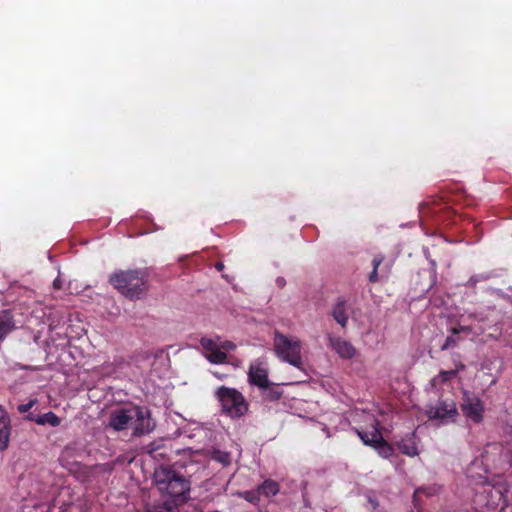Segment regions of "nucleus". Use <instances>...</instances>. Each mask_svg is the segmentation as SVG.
I'll return each instance as SVG.
<instances>
[{
	"label": "nucleus",
	"mask_w": 512,
	"mask_h": 512,
	"mask_svg": "<svg viewBox=\"0 0 512 512\" xmlns=\"http://www.w3.org/2000/svg\"><path fill=\"white\" fill-rule=\"evenodd\" d=\"M109 283L130 300L142 299L149 290V274L144 269L118 270L110 275Z\"/></svg>",
	"instance_id": "obj_1"
},
{
	"label": "nucleus",
	"mask_w": 512,
	"mask_h": 512,
	"mask_svg": "<svg viewBox=\"0 0 512 512\" xmlns=\"http://www.w3.org/2000/svg\"><path fill=\"white\" fill-rule=\"evenodd\" d=\"M155 481L158 489L169 497L181 501L186 499V494L190 491V483L183 476L169 468H160L155 472Z\"/></svg>",
	"instance_id": "obj_2"
},
{
	"label": "nucleus",
	"mask_w": 512,
	"mask_h": 512,
	"mask_svg": "<svg viewBox=\"0 0 512 512\" xmlns=\"http://www.w3.org/2000/svg\"><path fill=\"white\" fill-rule=\"evenodd\" d=\"M215 396L221 404L222 412L231 418H240L248 411V403L235 388L221 386L216 390Z\"/></svg>",
	"instance_id": "obj_3"
},
{
	"label": "nucleus",
	"mask_w": 512,
	"mask_h": 512,
	"mask_svg": "<svg viewBox=\"0 0 512 512\" xmlns=\"http://www.w3.org/2000/svg\"><path fill=\"white\" fill-rule=\"evenodd\" d=\"M274 350L282 360L287 361L291 365L297 368H301L303 365L300 341L275 331Z\"/></svg>",
	"instance_id": "obj_4"
},
{
	"label": "nucleus",
	"mask_w": 512,
	"mask_h": 512,
	"mask_svg": "<svg viewBox=\"0 0 512 512\" xmlns=\"http://www.w3.org/2000/svg\"><path fill=\"white\" fill-rule=\"evenodd\" d=\"M133 433L134 437H141L151 433L155 427L156 423L152 419L151 411L147 407L133 406Z\"/></svg>",
	"instance_id": "obj_5"
},
{
	"label": "nucleus",
	"mask_w": 512,
	"mask_h": 512,
	"mask_svg": "<svg viewBox=\"0 0 512 512\" xmlns=\"http://www.w3.org/2000/svg\"><path fill=\"white\" fill-rule=\"evenodd\" d=\"M355 301L352 295L337 297L332 308L334 320H349L356 318Z\"/></svg>",
	"instance_id": "obj_6"
},
{
	"label": "nucleus",
	"mask_w": 512,
	"mask_h": 512,
	"mask_svg": "<svg viewBox=\"0 0 512 512\" xmlns=\"http://www.w3.org/2000/svg\"><path fill=\"white\" fill-rule=\"evenodd\" d=\"M463 414L474 423H480L483 420L484 406L482 401L476 397H470L465 393L461 404Z\"/></svg>",
	"instance_id": "obj_7"
},
{
	"label": "nucleus",
	"mask_w": 512,
	"mask_h": 512,
	"mask_svg": "<svg viewBox=\"0 0 512 512\" xmlns=\"http://www.w3.org/2000/svg\"><path fill=\"white\" fill-rule=\"evenodd\" d=\"M427 415L431 419L454 420L458 415V411L454 402L440 401L435 406L429 407Z\"/></svg>",
	"instance_id": "obj_8"
},
{
	"label": "nucleus",
	"mask_w": 512,
	"mask_h": 512,
	"mask_svg": "<svg viewBox=\"0 0 512 512\" xmlns=\"http://www.w3.org/2000/svg\"><path fill=\"white\" fill-rule=\"evenodd\" d=\"M133 421V407L120 408L111 412L109 416V427L115 431H122L128 428Z\"/></svg>",
	"instance_id": "obj_9"
},
{
	"label": "nucleus",
	"mask_w": 512,
	"mask_h": 512,
	"mask_svg": "<svg viewBox=\"0 0 512 512\" xmlns=\"http://www.w3.org/2000/svg\"><path fill=\"white\" fill-rule=\"evenodd\" d=\"M248 380L250 384L265 388L269 384L268 371L262 362H256L249 367Z\"/></svg>",
	"instance_id": "obj_10"
},
{
	"label": "nucleus",
	"mask_w": 512,
	"mask_h": 512,
	"mask_svg": "<svg viewBox=\"0 0 512 512\" xmlns=\"http://www.w3.org/2000/svg\"><path fill=\"white\" fill-rule=\"evenodd\" d=\"M451 334L446 338L441 350L455 347L460 341L469 337L472 333L470 326L457 325L450 329Z\"/></svg>",
	"instance_id": "obj_11"
},
{
	"label": "nucleus",
	"mask_w": 512,
	"mask_h": 512,
	"mask_svg": "<svg viewBox=\"0 0 512 512\" xmlns=\"http://www.w3.org/2000/svg\"><path fill=\"white\" fill-rule=\"evenodd\" d=\"M357 433L361 440L371 446H376L383 440V436L378 429V422L376 419H372V422L367 430H357Z\"/></svg>",
	"instance_id": "obj_12"
},
{
	"label": "nucleus",
	"mask_w": 512,
	"mask_h": 512,
	"mask_svg": "<svg viewBox=\"0 0 512 512\" xmlns=\"http://www.w3.org/2000/svg\"><path fill=\"white\" fill-rule=\"evenodd\" d=\"M331 346L341 358L351 359L356 354V349L347 341L340 338H329Z\"/></svg>",
	"instance_id": "obj_13"
},
{
	"label": "nucleus",
	"mask_w": 512,
	"mask_h": 512,
	"mask_svg": "<svg viewBox=\"0 0 512 512\" xmlns=\"http://www.w3.org/2000/svg\"><path fill=\"white\" fill-rule=\"evenodd\" d=\"M10 437V420L7 413L0 405V451L8 448Z\"/></svg>",
	"instance_id": "obj_14"
},
{
	"label": "nucleus",
	"mask_w": 512,
	"mask_h": 512,
	"mask_svg": "<svg viewBox=\"0 0 512 512\" xmlns=\"http://www.w3.org/2000/svg\"><path fill=\"white\" fill-rule=\"evenodd\" d=\"M260 496L270 498L277 495L280 491V486L277 481L272 479L264 480L260 485L257 486Z\"/></svg>",
	"instance_id": "obj_15"
},
{
	"label": "nucleus",
	"mask_w": 512,
	"mask_h": 512,
	"mask_svg": "<svg viewBox=\"0 0 512 512\" xmlns=\"http://www.w3.org/2000/svg\"><path fill=\"white\" fill-rule=\"evenodd\" d=\"M206 455L223 466H229L232 461L230 452L222 451L215 447L208 450Z\"/></svg>",
	"instance_id": "obj_16"
},
{
	"label": "nucleus",
	"mask_w": 512,
	"mask_h": 512,
	"mask_svg": "<svg viewBox=\"0 0 512 512\" xmlns=\"http://www.w3.org/2000/svg\"><path fill=\"white\" fill-rule=\"evenodd\" d=\"M465 366L463 364H458L456 369L449 371H441L436 377L433 378L432 384L435 386L437 384H443L453 378H455L460 370H463Z\"/></svg>",
	"instance_id": "obj_17"
},
{
	"label": "nucleus",
	"mask_w": 512,
	"mask_h": 512,
	"mask_svg": "<svg viewBox=\"0 0 512 512\" xmlns=\"http://www.w3.org/2000/svg\"><path fill=\"white\" fill-rule=\"evenodd\" d=\"M261 389H262L263 398L267 401H277L281 398V396L283 394L281 390H279L276 386H274L270 382L267 385V387L261 388Z\"/></svg>",
	"instance_id": "obj_18"
},
{
	"label": "nucleus",
	"mask_w": 512,
	"mask_h": 512,
	"mask_svg": "<svg viewBox=\"0 0 512 512\" xmlns=\"http://www.w3.org/2000/svg\"><path fill=\"white\" fill-rule=\"evenodd\" d=\"M35 422L39 425L50 424L55 427L58 426L61 422L60 418L54 412H47L43 415H40L35 419Z\"/></svg>",
	"instance_id": "obj_19"
},
{
	"label": "nucleus",
	"mask_w": 512,
	"mask_h": 512,
	"mask_svg": "<svg viewBox=\"0 0 512 512\" xmlns=\"http://www.w3.org/2000/svg\"><path fill=\"white\" fill-rule=\"evenodd\" d=\"M398 447L400 451L408 456H416L418 454L417 446L415 442L411 439L402 440L398 443Z\"/></svg>",
	"instance_id": "obj_20"
},
{
	"label": "nucleus",
	"mask_w": 512,
	"mask_h": 512,
	"mask_svg": "<svg viewBox=\"0 0 512 512\" xmlns=\"http://www.w3.org/2000/svg\"><path fill=\"white\" fill-rule=\"evenodd\" d=\"M206 359L213 364H223L227 361V354L221 351L220 348L210 352L205 353Z\"/></svg>",
	"instance_id": "obj_21"
},
{
	"label": "nucleus",
	"mask_w": 512,
	"mask_h": 512,
	"mask_svg": "<svg viewBox=\"0 0 512 512\" xmlns=\"http://www.w3.org/2000/svg\"><path fill=\"white\" fill-rule=\"evenodd\" d=\"M383 260H384V256L383 255H376L373 258V260H372L373 270L369 274V281L371 283H376L379 280V278H378V267L381 265Z\"/></svg>",
	"instance_id": "obj_22"
},
{
	"label": "nucleus",
	"mask_w": 512,
	"mask_h": 512,
	"mask_svg": "<svg viewBox=\"0 0 512 512\" xmlns=\"http://www.w3.org/2000/svg\"><path fill=\"white\" fill-rule=\"evenodd\" d=\"M239 495L253 505H258L260 502V494L258 492V488L255 490L241 492Z\"/></svg>",
	"instance_id": "obj_23"
},
{
	"label": "nucleus",
	"mask_w": 512,
	"mask_h": 512,
	"mask_svg": "<svg viewBox=\"0 0 512 512\" xmlns=\"http://www.w3.org/2000/svg\"><path fill=\"white\" fill-rule=\"evenodd\" d=\"M374 447L377 448L379 454L384 458H389L394 453V449L392 448V446L389 445L386 441H384V439L379 444H376V446Z\"/></svg>",
	"instance_id": "obj_24"
},
{
	"label": "nucleus",
	"mask_w": 512,
	"mask_h": 512,
	"mask_svg": "<svg viewBox=\"0 0 512 512\" xmlns=\"http://www.w3.org/2000/svg\"><path fill=\"white\" fill-rule=\"evenodd\" d=\"M202 347L206 351V353H210L218 348H220L219 344H217L214 340L210 338H202L200 341Z\"/></svg>",
	"instance_id": "obj_25"
},
{
	"label": "nucleus",
	"mask_w": 512,
	"mask_h": 512,
	"mask_svg": "<svg viewBox=\"0 0 512 512\" xmlns=\"http://www.w3.org/2000/svg\"><path fill=\"white\" fill-rule=\"evenodd\" d=\"M148 512H177V508L165 502L161 505H154Z\"/></svg>",
	"instance_id": "obj_26"
},
{
	"label": "nucleus",
	"mask_w": 512,
	"mask_h": 512,
	"mask_svg": "<svg viewBox=\"0 0 512 512\" xmlns=\"http://www.w3.org/2000/svg\"><path fill=\"white\" fill-rule=\"evenodd\" d=\"M17 316L16 308L13 307L12 309H4L1 311L0 314V320H15V317Z\"/></svg>",
	"instance_id": "obj_27"
},
{
	"label": "nucleus",
	"mask_w": 512,
	"mask_h": 512,
	"mask_svg": "<svg viewBox=\"0 0 512 512\" xmlns=\"http://www.w3.org/2000/svg\"><path fill=\"white\" fill-rule=\"evenodd\" d=\"M14 328L9 322H0V341Z\"/></svg>",
	"instance_id": "obj_28"
},
{
	"label": "nucleus",
	"mask_w": 512,
	"mask_h": 512,
	"mask_svg": "<svg viewBox=\"0 0 512 512\" xmlns=\"http://www.w3.org/2000/svg\"><path fill=\"white\" fill-rule=\"evenodd\" d=\"M37 403V400L34 399V400H31L29 401L27 404H21L19 407H18V411L20 413H25L27 412L29 409H31L35 404Z\"/></svg>",
	"instance_id": "obj_29"
},
{
	"label": "nucleus",
	"mask_w": 512,
	"mask_h": 512,
	"mask_svg": "<svg viewBox=\"0 0 512 512\" xmlns=\"http://www.w3.org/2000/svg\"><path fill=\"white\" fill-rule=\"evenodd\" d=\"M220 349H226V350H234L236 348V345L231 341H224L221 344H219Z\"/></svg>",
	"instance_id": "obj_30"
},
{
	"label": "nucleus",
	"mask_w": 512,
	"mask_h": 512,
	"mask_svg": "<svg viewBox=\"0 0 512 512\" xmlns=\"http://www.w3.org/2000/svg\"><path fill=\"white\" fill-rule=\"evenodd\" d=\"M63 286V280L60 279V277H57L54 281H53V289L54 290H60Z\"/></svg>",
	"instance_id": "obj_31"
},
{
	"label": "nucleus",
	"mask_w": 512,
	"mask_h": 512,
	"mask_svg": "<svg viewBox=\"0 0 512 512\" xmlns=\"http://www.w3.org/2000/svg\"><path fill=\"white\" fill-rule=\"evenodd\" d=\"M143 449L147 453H152L157 449V447H155L153 443H150L149 445L145 446Z\"/></svg>",
	"instance_id": "obj_32"
},
{
	"label": "nucleus",
	"mask_w": 512,
	"mask_h": 512,
	"mask_svg": "<svg viewBox=\"0 0 512 512\" xmlns=\"http://www.w3.org/2000/svg\"><path fill=\"white\" fill-rule=\"evenodd\" d=\"M38 416H35L34 414L30 413L29 415L26 416V418L29 420V421H34L35 422V419H37Z\"/></svg>",
	"instance_id": "obj_33"
},
{
	"label": "nucleus",
	"mask_w": 512,
	"mask_h": 512,
	"mask_svg": "<svg viewBox=\"0 0 512 512\" xmlns=\"http://www.w3.org/2000/svg\"><path fill=\"white\" fill-rule=\"evenodd\" d=\"M215 267L218 271H222L224 269V264L222 262H218Z\"/></svg>",
	"instance_id": "obj_34"
},
{
	"label": "nucleus",
	"mask_w": 512,
	"mask_h": 512,
	"mask_svg": "<svg viewBox=\"0 0 512 512\" xmlns=\"http://www.w3.org/2000/svg\"><path fill=\"white\" fill-rule=\"evenodd\" d=\"M277 284L279 285V287H283L285 285L284 278H278L277 279Z\"/></svg>",
	"instance_id": "obj_35"
},
{
	"label": "nucleus",
	"mask_w": 512,
	"mask_h": 512,
	"mask_svg": "<svg viewBox=\"0 0 512 512\" xmlns=\"http://www.w3.org/2000/svg\"><path fill=\"white\" fill-rule=\"evenodd\" d=\"M420 492H423V489L419 488V489H416L415 493H414V498L416 497V495Z\"/></svg>",
	"instance_id": "obj_36"
},
{
	"label": "nucleus",
	"mask_w": 512,
	"mask_h": 512,
	"mask_svg": "<svg viewBox=\"0 0 512 512\" xmlns=\"http://www.w3.org/2000/svg\"><path fill=\"white\" fill-rule=\"evenodd\" d=\"M340 323H341L342 327H345V324H346V322H345V321H342V322H340Z\"/></svg>",
	"instance_id": "obj_37"
}]
</instances>
